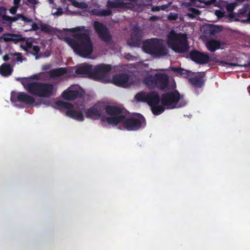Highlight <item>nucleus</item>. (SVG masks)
<instances>
[{
	"label": "nucleus",
	"mask_w": 250,
	"mask_h": 250,
	"mask_svg": "<svg viewBox=\"0 0 250 250\" xmlns=\"http://www.w3.org/2000/svg\"><path fill=\"white\" fill-rule=\"evenodd\" d=\"M71 32L83 31L73 35V38H65L66 42L80 56L88 58L93 51V45L90 39L91 30L85 29L84 26L67 29Z\"/></svg>",
	"instance_id": "obj_1"
},
{
	"label": "nucleus",
	"mask_w": 250,
	"mask_h": 250,
	"mask_svg": "<svg viewBox=\"0 0 250 250\" xmlns=\"http://www.w3.org/2000/svg\"><path fill=\"white\" fill-rule=\"evenodd\" d=\"M32 79H39L37 75L28 78H19L24 88L30 94L40 98H50L55 93L53 83L40 82H30Z\"/></svg>",
	"instance_id": "obj_2"
},
{
	"label": "nucleus",
	"mask_w": 250,
	"mask_h": 250,
	"mask_svg": "<svg viewBox=\"0 0 250 250\" xmlns=\"http://www.w3.org/2000/svg\"><path fill=\"white\" fill-rule=\"evenodd\" d=\"M106 120L108 124L114 125H116L120 123H123L125 128L128 131L137 130L144 124H146V120L142 115L137 118H126L125 115L120 116L117 117H108Z\"/></svg>",
	"instance_id": "obj_3"
},
{
	"label": "nucleus",
	"mask_w": 250,
	"mask_h": 250,
	"mask_svg": "<svg viewBox=\"0 0 250 250\" xmlns=\"http://www.w3.org/2000/svg\"><path fill=\"white\" fill-rule=\"evenodd\" d=\"M168 45L175 52L186 53L188 51L189 46L186 35L177 34L171 31L168 38Z\"/></svg>",
	"instance_id": "obj_4"
},
{
	"label": "nucleus",
	"mask_w": 250,
	"mask_h": 250,
	"mask_svg": "<svg viewBox=\"0 0 250 250\" xmlns=\"http://www.w3.org/2000/svg\"><path fill=\"white\" fill-rule=\"evenodd\" d=\"M143 83L149 88H157L164 90L169 86V79L167 74L158 73L154 75L146 76L144 78Z\"/></svg>",
	"instance_id": "obj_5"
},
{
	"label": "nucleus",
	"mask_w": 250,
	"mask_h": 250,
	"mask_svg": "<svg viewBox=\"0 0 250 250\" xmlns=\"http://www.w3.org/2000/svg\"><path fill=\"white\" fill-rule=\"evenodd\" d=\"M144 51L149 54L155 56H165L167 54L165 47L162 40L158 38H152L146 40L143 45Z\"/></svg>",
	"instance_id": "obj_6"
},
{
	"label": "nucleus",
	"mask_w": 250,
	"mask_h": 250,
	"mask_svg": "<svg viewBox=\"0 0 250 250\" xmlns=\"http://www.w3.org/2000/svg\"><path fill=\"white\" fill-rule=\"evenodd\" d=\"M182 96L177 91L167 92L162 95L161 102L164 106H167L168 108L173 109L180 107L177 104L180 100Z\"/></svg>",
	"instance_id": "obj_7"
},
{
	"label": "nucleus",
	"mask_w": 250,
	"mask_h": 250,
	"mask_svg": "<svg viewBox=\"0 0 250 250\" xmlns=\"http://www.w3.org/2000/svg\"><path fill=\"white\" fill-rule=\"evenodd\" d=\"M141 7L144 5L142 0H133V2H125L124 0H108L106 6L110 8H126L133 9L135 5Z\"/></svg>",
	"instance_id": "obj_8"
},
{
	"label": "nucleus",
	"mask_w": 250,
	"mask_h": 250,
	"mask_svg": "<svg viewBox=\"0 0 250 250\" xmlns=\"http://www.w3.org/2000/svg\"><path fill=\"white\" fill-rule=\"evenodd\" d=\"M92 78L97 81H102L108 75L111 70L109 64L101 63L93 68Z\"/></svg>",
	"instance_id": "obj_9"
},
{
	"label": "nucleus",
	"mask_w": 250,
	"mask_h": 250,
	"mask_svg": "<svg viewBox=\"0 0 250 250\" xmlns=\"http://www.w3.org/2000/svg\"><path fill=\"white\" fill-rule=\"evenodd\" d=\"M93 27L99 38L102 41L105 42H108L111 40L112 36L110 34L109 30L103 23L98 21H94L93 22Z\"/></svg>",
	"instance_id": "obj_10"
},
{
	"label": "nucleus",
	"mask_w": 250,
	"mask_h": 250,
	"mask_svg": "<svg viewBox=\"0 0 250 250\" xmlns=\"http://www.w3.org/2000/svg\"><path fill=\"white\" fill-rule=\"evenodd\" d=\"M191 60L197 63L204 64L210 62L209 55L196 50H191L189 54Z\"/></svg>",
	"instance_id": "obj_11"
},
{
	"label": "nucleus",
	"mask_w": 250,
	"mask_h": 250,
	"mask_svg": "<svg viewBox=\"0 0 250 250\" xmlns=\"http://www.w3.org/2000/svg\"><path fill=\"white\" fill-rule=\"evenodd\" d=\"M104 110V105L101 104H95L85 112V116L87 118H99Z\"/></svg>",
	"instance_id": "obj_12"
},
{
	"label": "nucleus",
	"mask_w": 250,
	"mask_h": 250,
	"mask_svg": "<svg viewBox=\"0 0 250 250\" xmlns=\"http://www.w3.org/2000/svg\"><path fill=\"white\" fill-rule=\"evenodd\" d=\"M11 100L12 102H19L30 105L33 104L35 103V100L32 96L24 92L19 93L15 99L14 96H12Z\"/></svg>",
	"instance_id": "obj_13"
},
{
	"label": "nucleus",
	"mask_w": 250,
	"mask_h": 250,
	"mask_svg": "<svg viewBox=\"0 0 250 250\" xmlns=\"http://www.w3.org/2000/svg\"><path fill=\"white\" fill-rule=\"evenodd\" d=\"M93 67L92 65L84 64L78 67L75 70V73L80 76L83 77H91L92 78Z\"/></svg>",
	"instance_id": "obj_14"
},
{
	"label": "nucleus",
	"mask_w": 250,
	"mask_h": 250,
	"mask_svg": "<svg viewBox=\"0 0 250 250\" xmlns=\"http://www.w3.org/2000/svg\"><path fill=\"white\" fill-rule=\"evenodd\" d=\"M104 110L107 114L112 116V117H117L120 116H125L123 114V110L121 108L114 105H104Z\"/></svg>",
	"instance_id": "obj_15"
},
{
	"label": "nucleus",
	"mask_w": 250,
	"mask_h": 250,
	"mask_svg": "<svg viewBox=\"0 0 250 250\" xmlns=\"http://www.w3.org/2000/svg\"><path fill=\"white\" fill-rule=\"evenodd\" d=\"M129 76L125 73L116 75L113 77L112 81L114 84L118 86H125L128 82Z\"/></svg>",
	"instance_id": "obj_16"
},
{
	"label": "nucleus",
	"mask_w": 250,
	"mask_h": 250,
	"mask_svg": "<svg viewBox=\"0 0 250 250\" xmlns=\"http://www.w3.org/2000/svg\"><path fill=\"white\" fill-rule=\"evenodd\" d=\"M62 96L65 100L72 101L82 98L83 94L78 90H69L68 89L63 92Z\"/></svg>",
	"instance_id": "obj_17"
},
{
	"label": "nucleus",
	"mask_w": 250,
	"mask_h": 250,
	"mask_svg": "<svg viewBox=\"0 0 250 250\" xmlns=\"http://www.w3.org/2000/svg\"><path fill=\"white\" fill-rule=\"evenodd\" d=\"M141 40V32L135 30L127 42V44L131 47H138L140 44Z\"/></svg>",
	"instance_id": "obj_18"
},
{
	"label": "nucleus",
	"mask_w": 250,
	"mask_h": 250,
	"mask_svg": "<svg viewBox=\"0 0 250 250\" xmlns=\"http://www.w3.org/2000/svg\"><path fill=\"white\" fill-rule=\"evenodd\" d=\"M160 102V98L158 92L156 91H150L146 94V101L148 104L151 106L159 104Z\"/></svg>",
	"instance_id": "obj_19"
},
{
	"label": "nucleus",
	"mask_w": 250,
	"mask_h": 250,
	"mask_svg": "<svg viewBox=\"0 0 250 250\" xmlns=\"http://www.w3.org/2000/svg\"><path fill=\"white\" fill-rule=\"evenodd\" d=\"M66 115L67 116L79 121H83L84 120L83 114L81 110H76L72 108L67 110Z\"/></svg>",
	"instance_id": "obj_20"
},
{
	"label": "nucleus",
	"mask_w": 250,
	"mask_h": 250,
	"mask_svg": "<svg viewBox=\"0 0 250 250\" xmlns=\"http://www.w3.org/2000/svg\"><path fill=\"white\" fill-rule=\"evenodd\" d=\"M206 45L209 51L214 52L221 48V42L215 40H209L207 41Z\"/></svg>",
	"instance_id": "obj_21"
},
{
	"label": "nucleus",
	"mask_w": 250,
	"mask_h": 250,
	"mask_svg": "<svg viewBox=\"0 0 250 250\" xmlns=\"http://www.w3.org/2000/svg\"><path fill=\"white\" fill-rule=\"evenodd\" d=\"M205 34L209 36H214L219 33L221 29L219 26L213 24H208L204 28Z\"/></svg>",
	"instance_id": "obj_22"
},
{
	"label": "nucleus",
	"mask_w": 250,
	"mask_h": 250,
	"mask_svg": "<svg viewBox=\"0 0 250 250\" xmlns=\"http://www.w3.org/2000/svg\"><path fill=\"white\" fill-rule=\"evenodd\" d=\"M204 76L197 75L194 77L188 79L189 83L196 87H201L204 84V81L203 78Z\"/></svg>",
	"instance_id": "obj_23"
},
{
	"label": "nucleus",
	"mask_w": 250,
	"mask_h": 250,
	"mask_svg": "<svg viewBox=\"0 0 250 250\" xmlns=\"http://www.w3.org/2000/svg\"><path fill=\"white\" fill-rule=\"evenodd\" d=\"M169 70H171L174 73L177 74V76H182L184 78H187L189 73H191V71L186 70L181 67H177L175 66H170L169 67Z\"/></svg>",
	"instance_id": "obj_24"
},
{
	"label": "nucleus",
	"mask_w": 250,
	"mask_h": 250,
	"mask_svg": "<svg viewBox=\"0 0 250 250\" xmlns=\"http://www.w3.org/2000/svg\"><path fill=\"white\" fill-rule=\"evenodd\" d=\"M13 71L12 67L8 63H3L0 66V74L3 77H8L11 75Z\"/></svg>",
	"instance_id": "obj_25"
},
{
	"label": "nucleus",
	"mask_w": 250,
	"mask_h": 250,
	"mask_svg": "<svg viewBox=\"0 0 250 250\" xmlns=\"http://www.w3.org/2000/svg\"><path fill=\"white\" fill-rule=\"evenodd\" d=\"M67 73V69L64 67L54 68L48 72L50 78L60 77Z\"/></svg>",
	"instance_id": "obj_26"
},
{
	"label": "nucleus",
	"mask_w": 250,
	"mask_h": 250,
	"mask_svg": "<svg viewBox=\"0 0 250 250\" xmlns=\"http://www.w3.org/2000/svg\"><path fill=\"white\" fill-rule=\"evenodd\" d=\"M23 49L27 51L28 50H31L33 55H37L40 50V48L38 45H33L31 43H27L25 45L22 46Z\"/></svg>",
	"instance_id": "obj_27"
},
{
	"label": "nucleus",
	"mask_w": 250,
	"mask_h": 250,
	"mask_svg": "<svg viewBox=\"0 0 250 250\" xmlns=\"http://www.w3.org/2000/svg\"><path fill=\"white\" fill-rule=\"evenodd\" d=\"M151 107V111L153 114L158 115L162 113L165 110V107L163 105L156 104L152 105Z\"/></svg>",
	"instance_id": "obj_28"
},
{
	"label": "nucleus",
	"mask_w": 250,
	"mask_h": 250,
	"mask_svg": "<svg viewBox=\"0 0 250 250\" xmlns=\"http://www.w3.org/2000/svg\"><path fill=\"white\" fill-rule=\"evenodd\" d=\"M56 104L61 108L62 109H66L68 110H70L73 108V105L70 103L62 101H58L56 102Z\"/></svg>",
	"instance_id": "obj_29"
},
{
	"label": "nucleus",
	"mask_w": 250,
	"mask_h": 250,
	"mask_svg": "<svg viewBox=\"0 0 250 250\" xmlns=\"http://www.w3.org/2000/svg\"><path fill=\"white\" fill-rule=\"evenodd\" d=\"M4 21H2V23L6 24L9 26H11L12 23L16 21L19 19V15H16L15 17H12L9 16H4Z\"/></svg>",
	"instance_id": "obj_30"
},
{
	"label": "nucleus",
	"mask_w": 250,
	"mask_h": 250,
	"mask_svg": "<svg viewBox=\"0 0 250 250\" xmlns=\"http://www.w3.org/2000/svg\"><path fill=\"white\" fill-rule=\"evenodd\" d=\"M69 1H71L72 2L73 5L77 8H80L82 9L86 8L87 7V4L84 2H78L76 1L75 0H68Z\"/></svg>",
	"instance_id": "obj_31"
},
{
	"label": "nucleus",
	"mask_w": 250,
	"mask_h": 250,
	"mask_svg": "<svg viewBox=\"0 0 250 250\" xmlns=\"http://www.w3.org/2000/svg\"><path fill=\"white\" fill-rule=\"evenodd\" d=\"M12 37L8 38H4V40L5 41H12L15 43H17L18 42L22 41V38L20 36H17L15 34H12Z\"/></svg>",
	"instance_id": "obj_32"
},
{
	"label": "nucleus",
	"mask_w": 250,
	"mask_h": 250,
	"mask_svg": "<svg viewBox=\"0 0 250 250\" xmlns=\"http://www.w3.org/2000/svg\"><path fill=\"white\" fill-rule=\"evenodd\" d=\"M135 99L138 101L145 102L146 101V94L142 92L138 93L135 95Z\"/></svg>",
	"instance_id": "obj_33"
},
{
	"label": "nucleus",
	"mask_w": 250,
	"mask_h": 250,
	"mask_svg": "<svg viewBox=\"0 0 250 250\" xmlns=\"http://www.w3.org/2000/svg\"><path fill=\"white\" fill-rule=\"evenodd\" d=\"M248 6H244L242 8L239 9L237 13V17L240 18L246 15L248 12Z\"/></svg>",
	"instance_id": "obj_34"
},
{
	"label": "nucleus",
	"mask_w": 250,
	"mask_h": 250,
	"mask_svg": "<svg viewBox=\"0 0 250 250\" xmlns=\"http://www.w3.org/2000/svg\"><path fill=\"white\" fill-rule=\"evenodd\" d=\"M40 29L42 32L46 33H50L51 32V29L50 28V26L46 24H40Z\"/></svg>",
	"instance_id": "obj_35"
},
{
	"label": "nucleus",
	"mask_w": 250,
	"mask_h": 250,
	"mask_svg": "<svg viewBox=\"0 0 250 250\" xmlns=\"http://www.w3.org/2000/svg\"><path fill=\"white\" fill-rule=\"evenodd\" d=\"M112 14V11L109 9H100V17L108 16Z\"/></svg>",
	"instance_id": "obj_36"
},
{
	"label": "nucleus",
	"mask_w": 250,
	"mask_h": 250,
	"mask_svg": "<svg viewBox=\"0 0 250 250\" xmlns=\"http://www.w3.org/2000/svg\"><path fill=\"white\" fill-rule=\"evenodd\" d=\"M228 17L230 20H233L234 21H240L239 18L237 17V14H235L233 12L229 13Z\"/></svg>",
	"instance_id": "obj_37"
},
{
	"label": "nucleus",
	"mask_w": 250,
	"mask_h": 250,
	"mask_svg": "<svg viewBox=\"0 0 250 250\" xmlns=\"http://www.w3.org/2000/svg\"><path fill=\"white\" fill-rule=\"evenodd\" d=\"M6 10L5 7L3 6L0 7V18L1 19L2 21H4V16H8L6 15Z\"/></svg>",
	"instance_id": "obj_38"
},
{
	"label": "nucleus",
	"mask_w": 250,
	"mask_h": 250,
	"mask_svg": "<svg viewBox=\"0 0 250 250\" xmlns=\"http://www.w3.org/2000/svg\"><path fill=\"white\" fill-rule=\"evenodd\" d=\"M236 6V3H230L227 4L226 6L227 10L229 12H232Z\"/></svg>",
	"instance_id": "obj_39"
},
{
	"label": "nucleus",
	"mask_w": 250,
	"mask_h": 250,
	"mask_svg": "<svg viewBox=\"0 0 250 250\" xmlns=\"http://www.w3.org/2000/svg\"><path fill=\"white\" fill-rule=\"evenodd\" d=\"M21 55L22 54L21 53H13V57L17 56V58L16 59V62H21L23 61V60H26L25 58H22Z\"/></svg>",
	"instance_id": "obj_40"
},
{
	"label": "nucleus",
	"mask_w": 250,
	"mask_h": 250,
	"mask_svg": "<svg viewBox=\"0 0 250 250\" xmlns=\"http://www.w3.org/2000/svg\"><path fill=\"white\" fill-rule=\"evenodd\" d=\"M178 18L177 14L174 13H170L167 17V19L170 21H175Z\"/></svg>",
	"instance_id": "obj_41"
},
{
	"label": "nucleus",
	"mask_w": 250,
	"mask_h": 250,
	"mask_svg": "<svg viewBox=\"0 0 250 250\" xmlns=\"http://www.w3.org/2000/svg\"><path fill=\"white\" fill-rule=\"evenodd\" d=\"M19 19L21 18V20L23 21L28 22H32V19H28V18L23 16L21 14H19Z\"/></svg>",
	"instance_id": "obj_42"
},
{
	"label": "nucleus",
	"mask_w": 250,
	"mask_h": 250,
	"mask_svg": "<svg viewBox=\"0 0 250 250\" xmlns=\"http://www.w3.org/2000/svg\"><path fill=\"white\" fill-rule=\"evenodd\" d=\"M11 57H13V53H9L7 55L4 56L3 57V60L5 62H7L11 59Z\"/></svg>",
	"instance_id": "obj_43"
},
{
	"label": "nucleus",
	"mask_w": 250,
	"mask_h": 250,
	"mask_svg": "<svg viewBox=\"0 0 250 250\" xmlns=\"http://www.w3.org/2000/svg\"><path fill=\"white\" fill-rule=\"evenodd\" d=\"M39 29H40V27H39L36 22H34L32 23L31 29L30 30L37 31Z\"/></svg>",
	"instance_id": "obj_44"
},
{
	"label": "nucleus",
	"mask_w": 250,
	"mask_h": 250,
	"mask_svg": "<svg viewBox=\"0 0 250 250\" xmlns=\"http://www.w3.org/2000/svg\"><path fill=\"white\" fill-rule=\"evenodd\" d=\"M190 11L194 15H199L200 14V11L198 9L195 8H191L190 9Z\"/></svg>",
	"instance_id": "obj_45"
},
{
	"label": "nucleus",
	"mask_w": 250,
	"mask_h": 250,
	"mask_svg": "<svg viewBox=\"0 0 250 250\" xmlns=\"http://www.w3.org/2000/svg\"><path fill=\"white\" fill-rule=\"evenodd\" d=\"M171 3V2H169L167 4H163L161 6H159L160 10H166L167 8H168L169 7Z\"/></svg>",
	"instance_id": "obj_46"
},
{
	"label": "nucleus",
	"mask_w": 250,
	"mask_h": 250,
	"mask_svg": "<svg viewBox=\"0 0 250 250\" xmlns=\"http://www.w3.org/2000/svg\"><path fill=\"white\" fill-rule=\"evenodd\" d=\"M92 13L93 15L100 16V9H94L92 10Z\"/></svg>",
	"instance_id": "obj_47"
},
{
	"label": "nucleus",
	"mask_w": 250,
	"mask_h": 250,
	"mask_svg": "<svg viewBox=\"0 0 250 250\" xmlns=\"http://www.w3.org/2000/svg\"><path fill=\"white\" fill-rule=\"evenodd\" d=\"M19 7H16L15 6H14L13 7H12L10 9H9V11H10V13L13 15H14L16 14L17 11V9Z\"/></svg>",
	"instance_id": "obj_48"
},
{
	"label": "nucleus",
	"mask_w": 250,
	"mask_h": 250,
	"mask_svg": "<svg viewBox=\"0 0 250 250\" xmlns=\"http://www.w3.org/2000/svg\"><path fill=\"white\" fill-rule=\"evenodd\" d=\"M144 6L151 5V0H142Z\"/></svg>",
	"instance_id": "obj_49"
},
{
	"label": "nucleus",
	"mask_w": 250,
	"mask_h": 250,
	"mask_svg": "<svg viewBox=\"0 0 250 250\" xmlns=\"http://www.w3.org/2000/svg\"><path fill=\"white\" fill-rule=\"evenodd\" d=\"M63 13L62 9L61 8L58 9L57 11L54 13V15L59 16Z\"/></svg>",
	"instance_id": "obj_50"
},
{
	"label": "nucleus",
	"mask_w": 250,
	"mask_h": 250,
	"mask_svg": "<svg viewBox=\"0 0 250 250\" xmlns=\"http://www.w3.org/2000/svg\"><path fill=\"white\" fill-rule=\"evenodd\" d=\"M225 64L229 65L230 66H237L238 64L236 63L229 62H223Z\"/></svg>",
	"instance_id": "obj_51"
},
{
	"label": "nucleus",
	"mask_w": 250,
	"mask_h": 250,
	"mask_svg": "<svg viewBox=\"0 0 250 250\" xmlns=\"http://www.w3.org/2000/svg\"><path fill=\"white\" fill-rule=\"evenodd\" d=\"M151 11L153 12L160 11L159 6H153L151 8Z\"/></svg>",
	"instance_id": "obj_52"
},
{
	"label": "nucleus",
	"mask_w": 250,
	"mask_h": 250,
	"mask_svg": "<svg viewBox=\"0 0 250 250\" xmlns=\"http://www.w3.org/2000/svg\"><path fill=\"white\" fill-rule=\"evenodd\" d=\"M159 17L156 16H152L150 17L149 20L150 21H154L159 20Z\"/></svg>",
	"instance_id": "obj_53"
},
{
	"label": "nucleus",
	"mask_w": 250,
	"mask_h": 250,
	"mask_svg": "<svg viewBox=\"0 0 250 250\" xmlns=\"http://www.w3.org/2000/svg\"><path fill=\"white\" fill-rule=\"evenodd\" d=\"M21 1V0H14V6L19 7Z\"/></svg>",
	"instance_id": "obj_54"
},
{
	"label": "nucleus",
	"mask_w": 250,
	"mask_h": 250,
	"mask_svg": "<svg viewBox=\"0 0 250 250\" xmlns=\"http://www.w3.org/2000/svg\"><path fill=\"white\" fill-rule=\"evenodd\" d=\"M27 1L29 3L34 5L37 4L38 3V1L37 0H27Z\"/></svg>",
	"instance_id": "obj_55"
},
{
	"label": "nucleus",
	"mask_w": 250,
	"mask_h": 250,
	"mask_svg": "<svg viewBox=\"0 0 250 250\" xmlns=\"http://www.w3.org/2000/svg\"><path fill=\"white\" fill-rule=\"evenodd\" d=\"M100 117L101 118V120L102 122H104L105 121L107 122L106 119L108 117H106L104 115H102Z\"/></svg>",
	"instance_id": "obj_56"
},
{
	"label": "nucleus",
	"mask_w": 250,
	"mask_h": 250,
	"mask_svg": "<svg viewBox=\"0 0 250 250\" xmlns=\"http://www.w3.org/2000/svg\"><path fill=\"white\" fill-rule=\"evenodd\" d=\"M247 21L250 22V8L248 13V18L247 19Z\"/></svg>",
	"instance_id": "obj_57"
},
{
	"label": "nucleus",
	"mask_w": 250,
	"mask_h": 250,
	"mask_svg": "<svg viewBox=\"0 0 250 250\" xmlns=\"http://www.w3.org/2000/svg\"><path fill=\"white\" fill-rule=\"evenodd\" d=\"M206 5H211V3L210 1V0H208V1H205V2H204Z\"/></svg>",
	"instance_id": "obj_58"
},
{
	"label": "nucleus",
	"mask_w": 250,
	"mask_h": 250,
	"mask_svg": "<svg viewBox=\"0 0 250 250\" xmlns=\"http://www.w3.org/2000/svg\"><path fill=\"white\" fill-rule=\"evenodd\" d=\"M10 60H11V62H16V59H15V58H12V57H11V59H10Z\"/></svg>",
	"instance_id": "obj_59"
},
{
	"label": "nucleus",
	"mask_w": 250,
	"mask_h": 250,
	"mask_svg": "<svg viewBox=\"0 0 250 250\" xmlns=\"http://www.w3.org/2000/svg\"><path fill=\"white\" fill-rule=\"evenodd\" d=\"M244 66H245V67L250 66V61L248 62V64H245Z\"/></svg>",
	"instance_id": "obj_60"
},
{
	"label": "nucleus",
	"mask_w": 250,
	"mask_h": 250,
	"mask_svg": "<svg viewBox=\"0 0 250 250\" xmlns=\"http://www.w3.org/2000/svg\"><path fill=\"white\" fill-rule=\"evenodd\" d=\"M197 1L201 2V3H204L205 2V0H197Z\"/></svg>",
	"instance_id": "obj_61"
},
{
	"label": "nucleus",
	"mask_w": 250,
	"mask_h": 250,
	"mask_svg": "<svg viewBox=\"0 0 250 250\" xmlns=\"http://www.w3.org/2000/svg\"><path fill=\"white\" fill-rule=\"evenodd\" d=\"M210 1L211 2V4H212V3H214V2H215L216 0H210Z\"/></svg>",
	"instance_id": "obj_62"
},
{
	"label": "nucleus",
	"mask_w": 250,
	"mask_h": 250,
	"mask_svg": "<svg viewBox=\"0 0 250 250\" xmlns=\"http://www.w3.org/2000/svg\"><path fill=\"white\" fill-rule=\"evenodd\" d=\"M3 31V27L0 26V33L2 32Z\"/></svg>",
	"instance_id": "obj_63"
},
{
	"label": "nucleus",
	"mask_w": 250,
	"mask_h": 250,
	"mask_svg": "<svg viewBox=\"0 0 250 250\" xmlns=\"http://www.w3.org/2000/svg\"><path fill=\"white\" fill-rule=\"evenodd\" d=\"M50 3H52L53 2V0H49Z\"/></svg>",
	"instance_id": "obj_64"
}]
</instances>
